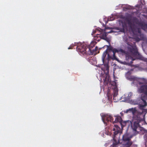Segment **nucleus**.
<instances>
[{
    "label": "nucleus",
    "mask_w": 147,
    "mask_h": 147,
    "mask_svg": "<svg viewBox=\"0 0 147 147\" xmlns=\"http://www.w3.org/2000/svg\"><path fill=\"white\" fill-rule=\"evenodd\" d=\"M127 51L122 49H117L110 47L109 48V50L108 54V58L113 60L118 59L115 56V53H117L121 54L125 57V61L122 62L123 64L129 65H131L133 63V61L136 59L133 57H135L137 59L144 60L145 59L138 51V49L135 44L132 43L128 44L127 47Z\"/></svg>",
    "instance_id": "obj_1"
},
{
    "label": "nucleus",
    "mask_w": 147,
    "mask_h": 147,
    "mask_svg": "<svg viewBox=\"0 0 147 147\" xmlns=\"http://www.w3.org/2000/svg\"><path fill=\"white\" fill-rule=\"evenodd\" d=\"M141 103H139V108L142 110V113L139 112L136 110V107L132 108L127 109L125 113H131L133 115V124L131 126L133 131V135L135 136L138 134H143L144 132V129L141 126L146 124L145 120V115L147 110L144 109V108L147 105L146 102L143 98L141 97Z\"/></svg>",
    "instance_id": "obj_2"
},
{
    "label": "nucleus",
    "mask_w": 147,
    "mask_h": 147,
    "mask_svg": "<svg viewBox=\"0 0 147 147\" xmlns=\"http://www.w3.org/2000/svg\"><path fill=\"white\" fill-rule=\"evenodd\" d=\"M104 84L105 85H111V88L109 87V86L108 87V89H111V88L113 89V99L116 100L117 99L116 97L118 95V88L117 86V83L115 81H110L109 79V76L108 75H106L104 80Z\"/></svg>",
    "instance_id": "obj_3"
},
{
    "label": "nucleus",
    "mask_w": 147,
    "mask_h": 147,
    "mask_svg": "<svg viewBox=\"0 0 147 147\" xmlns=\"http://www.w3.org/2000/svg\"><path fill=\"white\" fill-rule=\"evenodd\" d=\"M99 32L100 34H97L96 35V36H94L95 39L99 41L100 39H103L105 40H106L107 38V36L109 33H111L113 32H115L112 30L108 32H105V30L101 29L100 28L96 29L94 30H93L92 34L93 35L94 34L96 33L97 32Z\"/></svg>",
    "instance_id": "obj_4"
},
{
    "label": "nucleus",
    "mask_w": 147,
    "mask_h": 147,
    "mask_svg": "<svg viewBox=\"0 0 147 147\" xmlns=\"http://www.w3.org/2000/svg\"><path fill=\"white\" fill-rule=\"evenodd\" d=\"M112 129L114 131L113 133L114 142L112 145H111L110 147H117V145L119 142V133L120 127L117 125H114L112 127Z\"/></svg>",
    "instance_id": "obj_5"
},
{
    "label": "nucleus",
    "mask_w": 147,
    "mask_h": 147,
    "mask_svg": "<svg viewBox=\"0 0 147 147\" xmlns=\"http://www.w3.org/2000/svg\"><path fill=\"white\" fill-rule=\"evenodd\" d=\"M87 47L88 46L87 45L84 44H81L80 45L77 46L76 50L78 52L80 53V54H87Z\"/></svg>",
    "instance_id": "obj_6"
},
{
    "label": "nucleus",
    "mask_w": 147,
    "mask_h": 147,
    "mask_svg": "<svg viewBox=\"0 0 147 147\" xmlns=\"http://www.w3.org/2000/svg\"><path fill=\"white\" fill-rule=\"evenodd\" d=\"M102 120L105 124L107 125V123L110 121L113 122V119L111 115H104L102 117Z\"/></svg>",
    "instance_id": "obj_7"
},
{
    "label": "nucleus",
    "mask_w": 147,
    "mask_h": 147,
    "mask_svg": "<svg viewBox=\"0 0 147 147\" xmlns=\"http://www.w3.org/2000/svg\"><path fill=\"white\" fill-rule=\"evenodd\" d=\"M92 48H91L90 47L88 46L87 48V54L88 55H96L97 54V51H98V48L96 47L94 49L92 50Z\"/></svg>",
    "instance_id": "obj_8"
},
{
    "label": "nucleus",
    "mask_w": 147,
    "mask_h": 147,
    "mask_svg": "<svg viewBox=\"0 0 147 147\" xmlns=\"http://www.w3.org/2000/svg\"><path fill=\"white\" fill-rule=\"evenodd\" d=\"M134 20L135 23L138 24L139 26L141 27L142 29L145 31L147 30V24L143 22H139L136 18L134 19Z\"/></svg>",
    "instance_id": "obj_9"
},
{
    "label": "nucleus",
    "mask_w": 147,
    "mask_h": 147,
    "mask_svg": "<svg viewBox=\"0 0 147 147\" xmlns=\"http://www.w3.org/2000/svg\"><path fill=\"white\" fill-rule=\"evenodd\" d=\"M132 143V141H131L130 140L125 141L123 145L126 147H129L131 145Z\"/></svg>",
    "instance_id": "obj_10"
},
{
    "label": "nucleus",
    "mask_w": 147,
    "mask_h": 147,
    "mask_svg": "<svg viewBox=\"0 0 147 147\" xmlns=\"http://www.w3.org/2000/svg\"><path fill=\"white\" fill-rule=\"evenodd\" d=\"M121 23L122 24V27L123 29H121V30L120 29V28H117V29L118 30H119L121 31H124V29L125 28H126L127 27V26L126 24V23L125 22H123V21H121Z\"/></svg>",
    "instance_id": "obj_11"
},
{
    "label": "nucleus",
    "mask_w": 147,
    "mask_h": 147,
    "mask_svg": "<svg viewBox=\"0 0 147 147\" xmlns=\"http://www.w3.org/2000/svg\"><path fill=\"white\" fill-rule=\"evenodd\" d=\"M126 21L129 26L130 28H131L133 24L131 20L127 19L126 20Z\"/></svg>",
    "instance_id": "obj_12"
},
{
    "label": "nucleus",
    "mask_w": 147,
    "mask_h": 147,
    "mask_svg": "<svg viewBox=\"0 0 147 147\" xmlns=\"http://www.w3.org/2000/svg\"><path fill=\"white\" fill-rule=\"evenodd\" d=\"M115 120L114 121H113V123H117V122H120L121 121V118L120 117L115 116Z\"/></svg>",
    "instance_id": "obj_13"
},
{
    "label": "nucleus",
    "mask_w": 147,
    "mask_h": 147,
    "mask_svg": "<svg viewBox=\"0 0 147 147\" xmlns=\"http://www.w3.org/2000/svg\"><path fill=\"white\" fill-rule=\"evenodd\" d=\"M122 139L123 140L124 142L130 140V139L128 138L127 134H125L123 136Z\"/></svg>",
    "instance_id": "obj_14"
},
{
    "label": "nucleus",
    "mask_w": 147,
    "mask_h": 147,
    "mask_svg": "<svg viewBox=\"0 0 147 147\" xmlns=\"http://www.w3.org/2000/svg\"><path fill=\"white\" fill-rule=\"evenodd\" d=\"M130 122L131 123V125L132 124H133V123H132L130 121H122L121 123V126H125L127 123Z\"/></svg>",
    "instance_id": "obj_15"
},
{
    "label": "nucleus",
    "mask_w": 147,
    "mask_h": 147,
    "mask_svg": "<svg viewBox=\"0 0 147 147\" xmlns=\"http://www.w3.org/2000/svg\"><path fill=\"white\" fill-rule=\"evenodd\" d=\"M108 54V52L107 50L103 53L102 57V60L103 62H104L105 57L106 55Z\"/></svg>",
    "instance_id": "obj_16"
},
{
    "label": "nucleus",
    "mask_w": 147,
    "mask_h": 147,
    "mask_svg": "<svg viewBox=\"0 0 147 147\" xmlns=\"http://www.w3.org/2000/svg\"><path fill=\"white\" fill-rule=\"evenodd\" d=\"M140 80L144 83V84L143 85H145L147 84V80L145 78H141L140 79Z\"/></svg>",
    "instance_id": "obj_17"
},
{
    "label": "nucleus",
    "mask_w": 147,
    "mask_h": 147,
    "mask_svg": "<svg viewBox=\"0 0 147 147\" xmlns=\"http://www.w3.org/2000/svg\"><path fill=\"white\" fill-rule=\"evenodd\" d=\"M95 44L94 42H91L90 43V45H88L87 46H89V47H90L91 48H92V47L94 46Z\"/></svg>",
    "instance_id": "obj_18"
},
{
    "label": "nucleus",
    "mask_w": 147,
    "mask_h": 147,
    "mask_svg": "<svg viewBox=\"0 0 147 147\" xmlns=\"http://www.w3.org/2000/svg\"><path fill=\"white\" fill-rule=\"evenodd\" d=\"M107 97L108 98V99L109 100H110L112 98L111 95L109 93H107Z\"/></svg>",
    "instance_id": "obj_19"
},
{
    "label": "nucleus",
    "mask_w": 147,
    "mask_h": 147,
    "mask_svg": "<svg viewBox=\"0 0 147 147\" xmlns=\"http://www.w3.org/2000/svg\"><path fill=\"white\" fill-rule=\"evenodd\" d=\"M137 31L138 33H141V30L140 28H138L137 29Z\"/></svg>",
    "instance_id": "obj_20"
},
{
    "label": "nucleus",
    "mask_w": 147,
    "mask_h": 147,
    "mask_svg": "<svg viewBox=\"0 0 147 147\" xmlns=\"http://www.w3.org/2000/svg\"><path fill=\"white\" fill-rule=\"evenodd\" d=\"M138 84L139 85L143 84L142 85H143V84H144V83L142 81H139L138 82Z\"/></svg>",
    "instance_id": "obj_21"
},
{
    "label": "nucleus",
    "mask_w": 147,
    "mask_h": 147,
    "mask_svg": "<svg viewBox=\"0 0 147 147\" xmlns=\"http://www.w3.org/2000/svg\"><path fill=\"white\" fill-rule=\"evenodd\" d=\"M74 45H72V46H71H71H70L68 48V49H73V47H74Z\"/></svg>",
    "instance_id": "obj_22"
},
{
    "label": "nucleus",
    "mask_w": 147,
    "mask_h": 147,
    "mask_svg": "<svg viewBox=\"0 0 147 147\" xmlns=\"http://www.w3.org/2000/svg\"><path fill=\"white\" fill-rule=\"evenodd\" d=\"M114 20V19H113V18H110V19H109V20H110V21H112V20Z\"/></svg>",
    "instance_id": "obj_23"
},
{
    "label": "nucleus",
    "mask_w": 147,
    "mask_h": 147,
    "mask_svg": "<svg viewBox=\"0 0 147 147\" xmlns=\"http://www.w3.org/2000/svg\"><path fill=\"white\" fill-rule=\"evenodd\" d=\"M110 29V28H109L108 27H105V30L108 29Z\"/></svg>",
    "instance_id": "obj_24"
},
{
    "label": "nucleus",
    "mask_w": 147,
    "mask_h": 147,
    "mask_svg": "<svg viewBox=\"0 0 147 147\" xmlns=\"http://www.w3.org/2000/svg\"><path fill=\"white\" fill-rule=\"evenodd\" d=\"M140 40V39L139 38H138V41H139V40Z\"/></svg>",
    "instance_id": "obj_25"
},
{
    "label": "nucleus",
    "mask_w": 147,
    "mask_h": 147,
    "mask_svg": "<svg viewBox=\"0 0 147 147\" xmlns=\"http://www.w3.org/2000/svg\"><path fill=\"white\" fill-rule=\"evenodd\" d=\"M98 32V33L97 34H100V33L99 32Z\"/></svg>",
    "instance_id": "obj_26"
},
{
    "label": "nucleus",
    "mask_w": 147,
    "mask_h": 147,
    "mask_svg": "<svg viewBox=\"0 0 147 147\" xmlns=\"http://www.w3.org/2000/svg\"><path fill=\"white\" fill-rule=\"evenodd\" d=\"M99 53V51H98V53Z\"/></svg>",
    "instance_id": "obj_27"
}]
</instances>
